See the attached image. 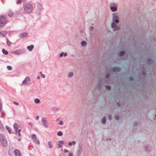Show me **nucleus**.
<instances>
[{"mask_svg":"<svg viewBox=\"0 0 156 156\" xmlns=\"http://www.w3.org/2000/svg\"><path fill=\"white\" fill-rule=\"evenodd\" d=\"M7 23V20L5 16L1 15L0 16V28L3 27Z\"/></svg>","mask_w":156,"mask_h":156,"instance_id":"nucleus-1","label":"nucleus"},{"mask_svg":"<svg viewBox=\"0 0 156 156\" xmlns=\"http://www.w3.org/2000/svg\"><path fill=\"white\" fill-rule=\"evenodd\" d=\"M33 9V6L29 4H26L24 7V10L27 13H30Z\"/></svg>","mask_w":156,"mask_h":156,"instance_id":"nucleus-2","label":"nucleus"},{"mask_svg":"<svg viewBox=\"0 0 156 156\" xmlns=\"http://www.w3.org/2000/svg\"><path fill=\"white\" fill-rule=\"evenodd\" d=\"M31 137L33 141L36 144H40V142L37 139V136L35 134H32L31 135Z\"/></svg>","mask_w":156,"mask_h":156,"instance_id":"nucleus-3","label":"nucleus"},{"mask_svg":"<svg viewBox=\"0 0 156 156\" xmlns=\"http://www.w3.org/2000/svg\"><path fill=\"white\" fill-rule=\"evenodd\" d=\"M14 128L16 131V133L18 134L19 136H21V133H20L21 130L19 129L18 130V125L16 123H15L14 125Z\"/></svg>","mask_w":156,"mask_h":156,"instance_id":"nucleus-4","label":"nucleus"},{"mask_svg":"<svg viewBox=\"0 0 156 156\" xmlns=\"http://www.w3.org/2000/svg\"><path fill=\"white\" fill-rule=\"evenodd\" d=\"M30 82V78L28 77H26L25 79L23 80V82L22 84L23 85H26L28 84Z\"/></svg>","mask_w":156,"mask_h":156,"instance_id":"nucleus-5","label":"nucleus"},{"mask_svg":"<svg viewBox=\"0 0 156 156\" xmlns=\"http://www.w3.org/2000/svg\"><path fill=\"white\" fill-rule=\"evenodd\" d=\"M112 28H114V30H118L119 29V27L116 26V25L114 23H112L111 24Z\"/></svg>","mask_w":156,"mask_h":156,"instance_id":"nucleus-6","label":"nucleus"},{"mask_svg":"<svg viewBox=\"0 0 156 156\" xmlns=\"http://www.w3.org/2000/svg\"><path fill=\"white\" fill-rule=\"evenodd\" d=\"M1 142L3 147H5L7 146L8 143L6 139L3 140H2Z\"/></svg>","mask_w":156,"mask_h":156,"instance_id":"nucleus-7","label":"nucleus"},{"mask_svg":"<svg viewBox=\"0 0 156 156\" xmlns=\"http://www.w3.org/2000/svg\"><path fill=\"white\" fill-rule=\"evenodd\" d=\"M14 154L15 156H21V154L20 151L17 149H16L14 151Z\"/></svg>","mask_w":156,"mask_h":156,"instance_id":"nucleus-8","label":"nucleus"},{"mask_svg":"<svg viewBox=\"0 0 156 156\" xmlns=\"http://www.w3.org/2000/svg\"><path fill=\"white\" fill-rule=\"evenodd\" d=\"M27 34L26 33H23L20 34L19 35V36L20 38H23L27 37Z\"/></svg>","mask_w":156,"mask_h":156,"instance_id":"nucleus-9","label":"nucleus"},{"mask_svg":"<svg viewBox=\"0 0 156 156\" xmlns=\"http://www.w3.org/2000/svg\"><path fill=\"white\" fill-rule=\"evenodd\" d=\"M121 68L118 67H114L112 68V71L113 72L119 71L120 70Z\"/></svg>","mask_w":156,"mask_h":156,"instance_id":"nucleus-10","label":"nucleus"},{"mask_svg":"<svg viewBox=\"0 0 156 156\" xmlns=\"http://www.w3.org/2000/svg\"><path fill=\"white\" fill-rule=\"evenodd\" d=\"M34 46L33 45H31L30 46H28L27 47V49L30 51H32L33 48Z\"/></svg>","mask_w":156,"mask_h":156,"instance_id":"nucleus-11","label":"nucleus"},{"mask_svg":"<svg viewBox=\"0 0 156 156\" xmlns=\"http://www.w3.org/2000/svg\"><path fill=\"white\" fill-rule=\"evenodd\" d=\"M5 139V136L2 134H0V140L1 141Z\"/></svg>","mask_w":156,"mask_h":156,"instance_id":"nucleus-12","label":"nucleus"},{"mask_svg":"<svg viewBox=\"0 0 156 156\" xmlns=\"http://www.w3.org/2000/svg\"><path fill=\"white\" fill-rule=\"evenodd\" d=\"M59 143L58 144V146L59 147H62V145L61 144L63 145L64 144L63 141H59Z\"/></svg>","mask_w":156,"mask_h":156,"instance_id":"nucleus-13","label":"nucleus"},{"mask_svg":"<svg viewBox=\"0 0 156 156\" xmlns=\"http://www.w3.org/2000/svg\"><path fill=\"white\" fill-rule=\"evenodd\" d=\"M111 9L113 12L117 10L116 8L113 6L111 7Z\"/></svg>","mask_w":156,"mask_h":156,"instance_id":"nucleus-14","label":"nucleus"},{"mask_svg":"<svg viewBox=\"0 0 156 156\" xmlns=\"http://www.w3.org/2000/svg\"><path fill=\"white\" fill-rule=\"evenodd\" d=\"M2 52L3 53L6 55H7L8 54V52L7 51H6L4 49H3L2 50Z\"/></svg>","mask_w":156,"mask_h":156,"instance_id":"nucleus-15","label":"nucleus"},{"mask_svg":"<svg viewBox=\"0 0 156 156\" xmlns=\"http://www.w3.org/2000/svg\"><path fill=\"white\" fill-rule=\"evenodd\" d=\"M106 122V118L105 117H104L101 120V122L102 123H105Z\"/></svg>","mask_w":156,"mask_h":156,"instance_id":"nucleus-16","label":"nucleus"},{"mask_svg":"<svg viewBox=\"0 0 156 156\" xmlns=\"http://www.w3.org/2000/svg\"><path fill=\"white\" fill-rule=\"evenodd\" d=\"M8 15L10 17H11L13 15V13L11 11H9L8 12Z\"/></svg>","mask_w":156,"mask_h":156,"instance_id":"nucleus-17","label":"nucleus"},{"mask_svg":"<svg viewBox=\"0 0 156 156\" xmlns=\"http://www.w3.org/2000/svg\"><path fill=\"white\" fill-rule=\"evenodd\" d=\"M6 128L8 130V132L9 133H11V129L9 128L8 126H6Z\"/></svg>","mask_w":156,"mask_h":156,"instance_id":"nucleus-18","label":"nucleus"},{"mask_svg":"<svg viewBox=\"0 0 156 156\" xmlns=\"http://www.w3.org/2000/svg\"><path fill=\"white\" fill-rule=\"evenodd\" d=\"M43 125L46 128H48V124L47 122H46L44 123H42Z\"/></svg>","mask_w":156,"mask_h":156,"instance_id":"nucleus-19","label":"nucleus"},{"mask_svg":"<svg viewBox=\"0 0 156 156\" xmlns=\"http://www.w3.org/2000/svg\"><path fill=\"white\" fill-rule=\"evenodd\" d=\"M76 144V142L74 141H73L72 142H69L68 143V144L69 146L72 145L73 144Z\"/></svg>","mask_w":156,"mask_h":156,"instance_id":"nucleus-20","label":"nucleus"},{"mask_svg":"<svg viewBox=\"0 0 156 156\" xmlns=\"http://www.w3.org/2000/svg\"><path fill=\"white\" fill-rule=\"evenodd\" d=\"M87 42L85 41H83L81 42V44L83 46H85Z\"/></svg>","mask_w":156,"mask_h":156,"instance_id":"nucleus-21","label":"nucleus"},{"mask_svg":"<svg viewBox=\"0 0 156 156\" xmlns=\"http://www.w3.org/2000/svg\"><path fill=\"white\" fill-rule=\"evenodd\" d=\"M125 53V52L124 51H120L119 53V55L120 56H122Z\"/></svg>","mask_w":156,"mask_h":156,"instance_id":"nucleus-22","label":"nucleus"},{"mask_svg":"<svg viewBox=\"0 0 156 156\" xmlns=\"http://www.w3.org/2000/svg\"><path fill=\"white\" fill-rule=\"evenodd\" d=\"M40 102V101L38 99H35L34 100V102L37 104L39 103Z\"/></svg>","mask_w":156,"mask_h":156,"instance_id":"nucleus-23","label":"nucleus"},{"mask_svg":"<svg viewBox=\"0 0 156 156\" xmlns=\"http://www.w3.org/2000/svg\"><path fill=\"white\" fill-rule=\"evenodd\" d=\"M7 44L9 46H10L11 44V42L8 39H7Z\"/></svg>","mask_w":156,"mask_h":156,"instance_id":"nucleus-24","label":"nucleus"},{"mask_svg":"<svg viewBox=\"0 0 156 156\" xmlns=\"http://www.w3.org/2000/svg\"><path fill=\"white\" fill-rule=\"evenodd\" d=\"M57 135L58 136H61L62 135V132H61V131H59Z\"/></svg>","mask_w":156,"mask_h":156,"instance_id":"nucleus-25","label":"nucleus"},{"mask_svg":"<svg viewBox=\"0 0 156 156\" xmlns=\"http://www.w3.org/2000/svg\"><path fill=\"white\" fill-rule=\"evenodd\" d=\"M47 122L46 119L45 118H43L42 119V123H44Z\"/></svg>","mask_w":156,"mask_h":156,"instance_id":"nucleus-26","label":"nucleus"},{"mask_svg":"<svg viewBox=\"0 0 156 156\" xmlns=\"http://www.w3.org/2000/svg\"><path fill=\"white\" fill-rule=\"evenodd\" d=\"M105 88L108 90H110L111 89V87L108 85L106 86Z\"/></svg>","mask_w":156,"mask_h":156,"instance_id":"nucleus-27","label":"nucleus"},{"mask_svg":"<svg viewBox=\"0 0 156 156\" xmlns=\"http://www.w3.org/2000/svg\"><path fill=\"white\" fill-rule=\"evenodd\" d=\"M48 145L49 147L50 148H51L52 147V145L51 144V142H48Z\"/></svg>","mask_w":156,"mask_h":156,"instance_id":"nucleus-28","label":"nucleus"},{"mask_svg":"<svg viewBox=\"0 0 156 156\" xmlns=\"http://www.w3.org/2000/svg\"><path fill=\"white\" fill-rule=\"evenodd\" d=\"M73 75V72H70L68 74V76L69 77H71Z\"/></svg>","mask_w":156,"mask_h":156,"instance_id":"nucleus-29","label":"nucleus"},{"mask_svg":"<svg viewBox=\"0 0 156 156\" xmlns=\"http://www.w3.org/2000/svg\"><path fill=\"white\" fill-rule=\"evenodd\" d=\"M114 18H116V19H118V16L116 14H114V16L113 17V19Z\"/></svg>","mask_w":156,"mask_h":156,"instance_id":"nucleus-30","label":"nucleus"},{"mask_svg":"<svg viewBox=\"0 0 156 156\" xmlns=\"http://www.w3.org/2000/svg\"><path fill=\"white\" fill-rule=\"evenodd\" d=\"M37 6H38V7H39V9H41V8H42V7H41V5L40 4H37Z\"/></svg>","mask_w":156,"mask_h":156,"instance_id":"nucleus-31","label":"nucleus"},{"mask_svg":"<svg viewBox=\"0 0 156 156\" xmlns=\"http://www.w3.org/2000/svg\"><path fill=\"white\" fill-rule=\"evenodd\" d=\"M13 103L15 104V105H19V103H18V102H17L16 101H14L13 102Z\"/></svg>","mask_w":156,"mask_h":156,"instance_id":"nucleus-32","label":"nucleus"},{"mask_svg":"<svg viewBox=\"0 0 156 156\" xmlns=\"http://www.w3.org/2000/svg\"><path fill=\"white\" fill-rule=\"evenodd\" d=\"M7 68L9 70H11L12 69V67L11 66H8Z\"/></svg>","mask_w":156,"mask_h":156,"instance_id":"nucleus-33","label":"nucleus"},{"mask_svg":"<svg viewBox=\"0 0 156 156\" xmlns=\"http://www.w3.org/2000/svg\"><path fill=\"white\" fill-rule=\"evenodd\" d=\"M115 118L116 120H118L119 119V116L118 115H115Z\"/></svg>","mask_w":156,"mask_h":156,"instance_id":"nucleus-34","label":"nucleus"},{"mask_svg":"<svg viewBox=\"0 0 156 156\" xmlns=\"http://www.w3.org/2000/svg\"><path fill=\"white\" fill-rule=\"evenodd\" d=\"M58 124L61 125H63V123L62 121H60Z\"/></svg>","mask_w":156,"mask_h":156,"instance_id":"nucleus-35","label":"nucleus"},{"mask_svg":"<svg viewBox=\"0 0 156 156\" xmlns=\"http://www.w3.org/2000/svg\"><path fill=\"white\" fill-rule=\"evenodd\" d=\"M40 73L41 74V76L42 77H43V78H45V75L44 74H42V72H40Z\"/></svg>","mask_w":156,"mask_h":156,"instance_id":"nucleus-36","label":"nucleus"},{"mask_svg":"<svg viewBox=\"0 0 156 156\" xmlns=\"http://www.w3.org/2000/svg\"><path fill=\"white\" fill-rule=\"evenodd\" d=\"M108 119L110 120H111L112 119V116L111 115H109L108 116Z\"/></svg>","mask_w":156,"mask_h":156,"instance_id":"nucleus-37","label":"nucleus"},{"mask_svg":"<svg viewBox=\"0 0 156 156\" xmlns=\"http://www.w3.org/2000/svg\"><path fill=\"white\" fill-rule=\"evenodd\" d=\"M114 21L116 23H119V21L117 19H115L114 20Z\"/></svg>","mask_w":156,"mask_h":156,"instance_id":"nucleus-38","label":"nucleus"},{"mask_svg":"<svg viewBox=\"0 0 156 156\" xmlns=\"http://www.w3.org/2000/svg\"><path fill=\"white\" fill-rule=\"evenodd\" d=\"M151 61V59H150V58H149L147 60V62L148 63H150Z\"/></svg>","mask_w":156,"mask_h":156,"instance_id":"nucleus-39","label":"nucleus"},{"mask_svg":"<svg viewBox=\"0 0 156 156\" xmlns=\"http://www.w3.org/2000/svg\"><path fill=\"white\" fill-rule=\"evenodd\" d=\"M39 116H37L36 117V119L37 120H38L39 119Z\"/></svg>","mask_w":156,"mask_h":156,"instance_id":"nucleus-40","label":"nucleus"},{"mask_svg":"<svg viewBox=\"0 0 156 156\" xmlns=\"http://www.w3.org/2000/svg\"><path fill=\"white\" fill-rule=\"evenodd\" d=\"M69 156H73V154L72 153H69Z\"/></svg>","mask_w":156,"mask_h":156,"instance_id":"nucleus-41","label":"nucleus"},{"mask_svg":"<svg viewBox=\"0 0 156 156\" xmlns=\"http://www.w3.org/2000/svg\"><path fill=\"white\" fill-rule=\"evenodd\" d=\"M63 55V53H62L60 54V55H59V56H60V57H62V56Z\"/></svg>","mask_w":156,"mask_h":156,"instance_id":"nucleus-42","label":"nucleus"},{"mask_svg":"<svg viewBox=\"0 0 156 156\" xmlns=\"http://www.w3.org/2000/svg\"><path fill=\"white\" fill-rule=\"evenodd\" d=\"M109 74H107L106 75V78H108L109 77Z\"/></svg>","mask_w":156,"mask_h":156,"instance_id":"nucleus-43","label":"nucleus"},{"mask_svg":"<svg viewBox=\"0 0 156 156\" xmlns=\"http://www.w3.org/2000/svg\"><path fill=\"white\" fill-rule=\"evenodd\" d=\"M21 0H18L17 2V3H21Z\"/></svg>","mask_w":156,"mask_h":156,"instance_id":"nucleus-44","label":"nucleus"},{"mask_svg":"<svg viewBox=\"0 0 156 156\" xmlns=\"http://www.w3.org/2000/svg\"><path fill=\"white\" fill-rule=\"evenodd\" d=\"M64 151L65 152H68V151H67V150H66V149H65L64 150Z\"/></svg>","mask_w":156,"mask_h":156,"instance_id":"nucleus-45","label":"nucleus"},{"mask_svg":"<svg viewBox=\"0 0 156 156\" xmlns=\"http://www.w3.org/2000/svg\"><path fill=\"white\" fill-rule=\"evenodd\" d=\"M129 79H130V80H133V78L132 77H130V78H129Z\"/></svg>","mask_w":156,"mask_h":156,"instance_id":"nucleus-46","label":"nucleus"},{"mask_svg":"<svg viewBox=\"0 0 156 156\" xmlns=\"http://www.w3.org/2000/svg\"><path fill=\"white\" fill-rule=\"evenodd\" d=\"M67 53H65L64 54V56H67Z\"/></svg>","mask_w":156,"mask_h":156,"instance_id":"nucleus-47","label":"nucleus"},{"mask_svg":"<svg viewBox=\"0 0 156 156\" xmlns=\"http://www.w3.org/2000/svg\"><path fill=\"white\" fill-rule=\"evenodd\" d=\"M90 28L91 29H93V27L92 26H91L90 27Z\"/></svg>","mask_w":156,"mask_h":156,"instance_id":"nucleus-48","label":"nucleus"},{"mask_svg":"<svg viewBox=\"0 0 156 156\" xmlns=\"http://www.w3.org/2000/svg\"><path fill=\"white\" fill-rule=\"evenodd\" d=\"M40 76H38L37 77V79H40Z\"/></svg>","mask_w":156,"mask_h":156,"instance_id":"nucleus-49","label":"nucleus"},{"mask_svg":"<svg viewBox=\"0 0 156 156\" xmlns=\"http://www.w3.org/2000/svg\"><path fill=\"white\" fill-rule=\"evenodd\" d=\"M80 32L81 33H83V30H81V31H80Z\"/></svg>","mask_w":156,"mask_h":156,"instance_id":"nucleus-50","label":"nucleus"},{"mask_svg":"<svg viewBox=\"0 0 156 156\" xmlns=\"http://www.w3.org/2000/svg\"><path fill=\"white\" fill-rule=\"evenodd\" d=\"M18 140L19 141H20L21 140V139H18Z\"/></svg>","mask_w":156,"mask_h":156,"instance_id":"nucleus-51","label":"nucleus"},{"mask_svg":"<svg viewBox=\"0 0 156 156\" xmlns=\"http://www.w3.org/2000/svg\"><path fill=\"white\" fill-rule=\"evenodd\" d=\"M143 74H144V75H145V74L144 73V72H143Z\"/></svg>","mask_w":156,"mask_h":156,"instance_id":"nucleus-52","label":"nucleus"},{"mask_svg":"<svg viewBox=\"0 0 156 156\" xmlns=\"http://www.w3.org/2000/svg\"><path fill=\"white\" fill-rule=\"evenodd\" d=\"M134 126H136V125L135 124H134Z\"/></svg>","mask_w":156,"mask_h":156,"instance_id":"nucleus-53","label":"nucleus"},{"mask_svg":"<svg viewBox=\"0 0 156 156\" xmlns=\"http://www.w3.org/2000/svg\"><path fill=\"white\" fill-rule=\"evenodd\" d=\"M155 116L156 117V115H155Z\"/></svg>","mask_w":156,"mask_h":156,"instance_id":"nucleus-54","label":"nucleus"}]
</instances>
